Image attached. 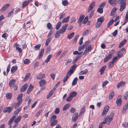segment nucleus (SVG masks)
I'll list each match as a JSON object with an SVG mask.
<instances>
[{
  "label": "nucleus",
  "instance_id": "obj_34",
  "mask_svg": "<svg viewBox=\"0 0 128 128\" xmlns=\"http://www.w3.org/2000/svg\"><path fill=\"white\" fill-rule=\"evenodd\" d=\"M62 24V22H59L57 24L56 27V28L57 30L59 29L61 26Z\"/></svg>",
  "mask_w": 128,
  "mask_h": 128
},
{
  "label": "nucleus",
  "instance_id": "obj_40",
  "mask_svg": "<svg viewBox=\"0 0 128 128\" xmlns=\"http://www.w3.org/2000/svg\"><path fill=\"white\" fill-rule=\"evenodd\" d=\"M29 3L27 1H26L24 2L23 3V5L22 6V8H24Z\"/></svg>",
  "mask_w": 128,
  "mask_h": 128
},
{
  "label": "nucleus",
  "instance_id": "obj_35",
  "mask_svg": "<svg viewBox=\"0 0 128 128\" xmlns=\"http://www.w3.org/2000/svg\"><path fill=\"white\" fill-rule=\"evenodd\" d=\"M85 107L84 106H83L82 108V109L80 112L79 114V116H81L82 114L85 112Z\"/></svg>",
  "mask_w": 128,
  "mask_h": 128
},
{
  "label": "nucleus",
  "instance_id": "obj_37",
  "mask_svg": "<svg viewBox=\"0 0 128 128\" xmlns=\"http://www.w3.org/2000/svg\"><path fill=\"white\" fill-rule=\"evenodd\" d=\"M74 32H72L71 34H68L67 36V38L69 39H71L74 36Z\"/></svg>",
  "mask_w": 128,
  "mask_h": 128
},
{
  "label": "nucleus",
  "instance_id": "obj_54",
  "mask_svg": "<svg viewBox=\"0 0 128 128\" xmlns=\"http://www.w3.org/2000/svg\"><path fill=\"white\" fill-rule=\"evenodd\" d=\"M116 103L117 104H121L122 103L121 99L120 98L117 99L116 100Z\"/></svg>",
  "mask_w": 128,
  "mask_h": 128
},
{
  "label": "nucleus",
  "instance_id": "obj_9",
  "mask_svg": "<svg viewBox=\"0 0 128 128\" xmlns=\"http://www.w3.org/2000/svg\"><path fill=\"white\" fill-rule=\"evenodd\" d=\"M10 6V4H5L2 8V9L0 10V11L2 12V11H5Z\"/></svg>",
  "mask_w": 128,
  "mask_h": 128
},
{
  "label": "nucleus",
  "instance_id": "obj_24",
  "mask_svg": "<svg viewBox=\"0 0 128 128\" xmlns=\"http://www.w3.org/2000/svg\"><path fill=\"white\" fill-rule=\"evenodd\" d=\"M45 74H40L38 75L37 77L36 78L40 80L42 79L45 77Z\"/></svg>",
  "mask_w": 128,
  "mask_h": 128
},
{
  "label": "nucleus",
  "instance_id": "obj_56",
  "mask_svg": "<svg viewBox=\"0 0 128 128\" xmlns=\"http://www.w3.org/2000/svg\"><path fill=\"white\" fill-rule=\"evenodd\" d=\"M60 33L59 32H56L55 34V37L56 38H57L59 37L60 36Z\"/></svg>",
  "mask_w": 128,
  "mask_h": 128
},
{
  "label": "nucleus",
  "instance_id": "obj_19",
  "mask_svg": "<svg viewBox=\"0 0 128 128\" xmlns=\"http://www.w3.org/2000/svg\"><path fill=\"white\" fill-rule=\"evenodd\" d=\"M106 65H104L102 67L100 68V74H102L103 73L104 71L106 68Z\"/></svg>",
  "mask_w": 128,
  "mask_h": 128
},
{
  "label": "nucleus",
  "instance_id": "obj_1",
  "mask_svg": "<svg viewBox=\"0 0 128 128\" xmlns=\"http://www.w3.org/2000/svg\"><path fill=\"white\" fill-rule=\"evenodd\" d=\"M114 115V113L112 112L110 114L109 117L108 116H107L104 119L103 122L100 124L99 126V128H102L103 124H106L107 122L108 123V124H109L112 120Z\"/></svg>",
  "mask_w": 128,
  "mask_h": 128
},
{
  "label": "nucleus",
  "instance_id": "obj_14",
  "mask_svg": "<svg viewBox=\"0 0 128 128\" xmlns=\"http://www.w3.org/2000/svg\"><path fill=\"white\" fill-rule=\"evenodd\" d=\"M40 84V87H42L46 83V81L45 80H40L39 82Z\"/></svg>",
  "mask_w": 128,
  "mask_h": 128
},
{
  "label": "nucleus",
  "instance_id": "obj_43",
  "mask_svg": "<svg viewBox=\"0 0 128 128\" xmlns=\"http://www.w3.org/2000/svg\"><path fill=\"white\" fill-rule=\"evenodd\" d=\"M114 22L113 19H112L111 20L108 22V24L107 25V27H109L110 26H111L112 24Z\"/></svg>",
  "mask_w": 128,
  "mask_h": 128
},
{
  "label": "nucleus",
  "instance_id": "obj_33",
  "mask_svg": "<svg viewBox=\"0 0 128 128\" xmlns=\"http://www.w3.org/2000/svg\"><path fill=\"white\" fill-rule=\"evenodd\" d=\"M78 80V78H75L73 80L72 83V85L74 86L75 85L77 82V81Z\"/></svg>",
  "mask_w": 128,
  "mask_h": 128
},
{
  "label": "nucleus",
  "instance_id": "obj_6",
  "mask_svg": "<svg viewBox=\"0 0 128 128\" xmlns=\"http://www.w3.org/2000/svg\"><path fill=\"white\" fill-rule=\"evenodd\" d=\"M109 109V107L108 105L106 106L104 108L102 114V116L106 115Z\"/></svg>",
  "mask_w": 128,
  "mask_h": 128
},
{
  "label": "nucleus",
  "instance_id": "obj_46",
  "mask_svg": "<svg viewBox=\"0 0 128 128\" xmlns=\"http://www.w3.org/2000/svg\"><path fill=\"white\" fill-rule=\"evenodd\" d=\"M12 94L11 93H8L6 94V98L8 99H10L12 96Z\"/></svg>",
  "mask_w": 128,
  "mask_h": 128
},
{
  "label": "nucleus",
  "instance_id": "obj_30",
  "mask_svg": "<svg viewBox=\"0 0 128 128\" xmlns=\"http://www.w3.org/2000/svg\"><path fill=\"white\" fill-rule=\"evenodd\" d=\"M114 91H112L109 94V99L110 100L112 99L114 95Z\"/></svg>",
  "mask_w": 128,
  "mask_h": 128
},
{
  "label": "nucleus",
  "instance_id": "obj_13",
  "mask_svg": "<svg viewBox=\"0 0 128 128\" xmlns=\"http://www.w3.org/2000/svg\"><path fill=\"white\" fill-rule=\"evenodd\" d=\"M84 15H80V16L79 18L78 19V24H80L84 19Z\"/></svg>",
  "mask_w": 128,
  "mask_h": 128
},
{
  "label": "nucleus",
  "instance_id": "obj_26",
  "mask_svg": "<svg viewBox=\"0 0 128 128\" xmlns=\"http://www.w3.org/2000/svg\"><path fill=\"white\" fill-rule=\"evenodd\" d=\"M16 117V116H14L10 118L8 123V124L9 125H11V124L13 122L14 119H15Z\"/></svg>",
  "mask_w": 128,
  "mask_h": 128
},
{
  "label": "nucleus",
  "instance_id": "obj_38",
  "mask_svg": "<svg viewBox=\"0 0 128 128\" xmlns=\"http://www.w3.org/2000/svg\"><path fill=\"white\" fill-rule=\"evenodd\" d=\"M116 10V8H113L110 13V15L112 16H113Z\"/></svg>",
  "mask_w": 128,
  "mask_h": 128
},
{
  "label": "nucleus",
  "instance_id": "obj_10",
  "mask_svg": "<svg viewBox=\"0 0 128 128\" xmlns=\"http://www.w3.org/2000/svg\"><path fill=\"white\" fill-rule=\"evenodd\" d=\"M78 113H75L72 117V120L73 122L76 121L78 118Z\"/></svg>",
  "mask_w": 128,
  "mask_h": 128
},
{
  "label": "nucleus",
  "instance_id": "obj_12",
  "mask_svg": "<svg viewBox=\"0 0 128 128\" xmlns=\"http://www.w3.org/2000/svg\"><path fill=\"white\" fill-rule=\"evenodd\" d=\"M88 69H86L80 71L79 73L80 75H83L86 74L88 72Z\"/></svg>",
  "mask_w": 128,
  "mask_h": 128
},
{
  "label": "nucleus",
  "instance_id": "obj_8",
  "mask_svg": "<svg viewBox=\"0 0 128 128\" xmlns=\"http://www.w3.org/2000/svg\"><path fill=\"white\" fill-rule=\"evenodd\" d=\"M125 50V49L124 48H122L119 51L118 53V55L119 57H120L122 56Z\"/></svg>",
  "mask_w": 128,
  "mask_h": 128
},
{
  "label": "nucleus",
  "instance_id": "obj_44",
  "mask_svg": "<svg viewBox=\"0 0 128 128\" xmlns=\"http://www.w3.org/2000/svg\"><path fill=\"white\" fill-rule=\"evenodd\" d=\"M30 73L27 74L24 79V81L26 80L30 77Z\"/></svg>",
  "mask_w": 128,
  "mask_h": 128
},
{
  "label": "nucleus",
  "instance_id": "obj_11",
  "mask_svg": "<svg viewBox=\"0 0 128 128\" xmlns=\"http://www.w3.org/2000/svg\"><path fill=\"white\" fill-rule=\"evenodd\" d=\"M12 110V108L10 107H6L4 109V112H8L10 113Z\"/></svg>",
  "mask_w": 128,
  "mask_h": 128
},
{
  "label": "nucleus",
  "instance_id": "obj_64",
  "mask_svg": "<svg viewBox=\"0 0 128 128\" xmlns=\"http://www.w3.org/2000/svg\"><path fill=\"white\" fill-rule=\"evenodd\" d=\"M76 65L74 64L71 68L70 70H71L73 72L74 70L76 68Z\"/></svg>",
  "mask_w": 128,
  "mask_h": 128
},
{
  "label": "nucleus",
  "instance_id": "obj_41",
  "mask_svg": "<svg viewBox=\"0 0 128 128\" xmlns=\"http://www.w3.org/2000/svg\"><path fill=\"white\" fill-rule=\"evenodd\" d=\"M73 72L71 70H70L66 74V76L68 77L70 76L73 73Z\"/></svg>",
  "mask_w": 128,
  "mask_h": 128
},
{
  "label": "nucleus",
  "instance_id": "obj_51",
  "mask_svg": "<svg viewBox=\"0 0 128 128\" xmlns=\"http://www.w3.org/2000/svg\"><path fill=\"white\" fill-rule=\"evenodd\" d=\"M62 3L63 5L65 6H67L68 4V2L67 0L63 1Z\"/></svg>",
  "mask_w": 128,
  "mask_h": 128
},
{
  "label": "nucleus",
  "instance_id": "obj_36",
  "mask_svg": "<svg viewBox=\"0 0 128 128\" xmlns=\"http://www.w3.org/2000/svg\"><path fill=\"white\" fill-rule=\"evenodd\" d=\"M114 63L112 61L110 62L108 64V68H111L114 66Z\"/></svg>",
  "mask_w": 128,
  "mask_h": 128
},
{
  "label": "nucleus",
  "instance_id": "obj_2",
  "mask_svg": "<svg viewBox=\"0 0 128 128\" xmlns=\"http://www.w3.org/2000/svg\"><path fill=\"white\" fill-rule=\"evenodd\" d=\"M104 20L103 17H102L98 18L97 20V22L95 25V26L96 28H98L102 24V22Z\"/></svg>",
  "mask_w": 128,
  "mask_h": 128
},
{
  "label": "nucleus",
  "instance_id": "obj_62",
  "mask_svg": "<svg viewBox=\"0 0 128 128\" xmlns=\"http://www.w3.org/2000/svg\"><path fill=\"white\" fill-rule=\"evenodd\" d=\"M89 33V30H86L83 33V35L85 36L88 34Z\"/></svg>",
  "mask_w": 128,
  "mask_h": 128
},
{
  "label": "nucleus",
  "instance_id": "obj_15",
  "mask_svg": "<svg viewBox=\"0 0 128 128\" xmlns=\"http://www.w3.org/2000/svg\"><path fill=\"white\" fill-rule=\"evenodd\" d=\"M28 87V84H24V85L22 86V87L20 90V91L21 92H23L26 89H27Z\"/></svg>",
  "mask_w": 128,
  "mask_h": 128
},
{
  "label": "nucleus",
  "instance_id": "obj_18",
  "mask_svg": "<svg viewBox=\"0 0 128 128\" xmlns=\"http://www.w3.org/2000/svg\"><path fill=\"white\" fill-rule=\"evenodd\" d=\"M125 84V82L124 81H122L119 82L117 86V87L119 88L120 87L124 86Z\"/></svg>",
  "mask_w": 128,
  "mask_h": 128
},
{
  "label": "nucleus",
  "instance_id": "obj_60",
  "mask_svg": "<svg viewBox=\"0 0 128 128\" xmlns=\"http://www.w3.org/2000/svg\"><path fill=\"white\" fill-rule=\"evenodd\" d=\"M14 11V9H13L8 14V17H9L12 14H13Z\"/></svg>",
  "mask_w": 128,
  "mask_h": 128
},
{
  "label": "nucleus",
  "instance_id": "obj_57",
  "mask_svg": "<svg viewBox=\"0 0 128 128\" xmlns=\"http://www.w3.org/2000/svg\"><path fill=\"white\" fill-rule=\"evenodd\" d=\"M43 110H39L38 112L37 113L36 116L38 117L40 115V114L42 112Z\"/></svg>",
  "mask_w": 128,
  "mask_h": 128
},
{
  "label": "nucleus",
  "instance_id": "obj_52",
  "mask_svg": "<svg viewBox=\"0 0 128 128\" xmlns=\"http://www.w3.org/2000/svg\"><path fill=\"white\" fill-rule=\"evenodd\" d=\"M56 118V116L55 115L52 116L50 119V121H52V120H55Z\"/></svg>",
  "mask_w": 128,
  "mask_h": 128
},
{
  "label": "nucleus",
  "instance_id": "obj_3",
  "mask_svg": "<svg viewBox=\"0 0 128 128\" xmlns=\"http://www.w3.org/2000/svg\"><path fill=\"white\" fill-rule=\"evenodd\" d=\"M126 0H119V2L121 4L120 10L122 11L125 8L126 6Z\"/></svg>",
  "mask_w": 128,
  "mask_h": 128
},
{
  "label": "nucleus",
  "instance_id": "obj_23",
  "mask_svg": "<svg viewBox=\"0 0 128 128\" xmlns=\"http://www.w3.org/2000/svg\"><path fill=\"white\" fill-rule=\"evenodd\" d=\"M77 94L76 92H70V94L69 96L72 98H73Z\"/></svg>",
  "mask_w": 128,
  "mask_h": 128
},
{
  "label": "nucleus",
  "instance_id": "obj_31",
  "mask_svg": "<svg viewBox=\"0 0 128 128\" xmlns=\"http://www.w3.org/2000/svg\"><path fill=\"white\" fill-rule=\"evenodd\" d=\"M52 56V55L50 54L47 57L46 59L45 60L46 62L48 63L50 61V60Z\"/></svg>",
  "mask_w": 128,
  "mask_h": 128
},
{
  "label": "nucleus",
  "instance_id": "obj_59",
  "mask_svg": "<svg viewBox=\"0 0 128 128\" xmlns=\"http://www.w3.org/2000/svg\"><path fill=\"white\" fill-rule=\"evenodd\" d=\"M24 63L25 64H28L30 62V60L29 59H26L24 60Z\"/></svg>",
  "mask_w": 128,
  "mask_h": 128
},
{
  "label": "nucleus",
  "instance_id": "obj_5",
  "mask_svg": "<svg viewBox=\"0 0 128 128\" xmlns=\"http://www.w3.org/2000/svg\"><path fill=\"white\" fill-rule=\"evenodd\" d=\"M95 5V2H91L88 7V12H90L92 10Z\"/></svg>",
  "mask_w": 128,
  "mask_h": 128
},
{
  "label": "nucleus",
  "instance_id": "obj_53",
  "mask_svg": "<svg viewBox=\"0 0 128 128\" xmlns=\"http://www.w3.org/2000/svg\"><path fill=\"white\" fill-rule=\"evenodd\" d=\"M51 49L50 46H48L46 50V53H48V52L49 53L50 52V51Z\"/></svg>",
  "mask_w": 128,
  "mask_h": 128
},
{
  "label": "nucleus",
  "instance_id": "obj_39",
  "mask_svg": "<svg viewBox=\"0 0 128 128\" xmlns=\"http://www.w3.org/2000/svg\"><path fill=\"white\" fill-rule=\"evenodd\" d=\"M17 46V44H16L14 45V46H16V50L20 52V53L22 51V50L21 49V48L18 47Z\"/></svg>",
  "mask_w": 128,
  "mask_h": 128
},
{
  "label": "nucleus",
  "instance_id": "obj_22",
  "mask_svg": "<svg viewBox=\"0 0 128 128\" xmlns=\"http://www.w3.org/2000/svg\"><path fill=\"white\" fill-rule=\"evenodd\" d=\"M17 66H14L12 67L11 70V72L12 73L15 72L17 69Z\"/></svg>",
  "mask_w": 128,
  "mask_h": 128
},
{
  "label": "nucleus",
  "instance_id": "obj_48",
  "mask_svg": "<svg viewBox=\"0 0 128 128\" xmlns=\"http://www.w3.org/2000/svg\"><path fill=\"white\" fill-rule=\"evenodd\" d=\"M97 11L100 13L101 14L103 12V8L100 7L98 9Z\"/></svg>",
  "mask_w": 128,
  "mask_h": 128
},
{
  "label": "nucleus",
  "instance_id": "obj_7",
  "mask_svg": "<svg viewBox=\"0 0 128 128\" xmlns=\"http://www.w3.org/2000/svg\"><path fill=\"white\" fill-rule=\"evenodd\" d=\"M118 0H109L108 3L111 5L115 6L118 2Z\"/></svg>",
  "mask_w": 128,
  "mask_h": 128
},
{
  "label": "nucleus",
  "instance_id": "obj_27",
  "mask_svg": "<svg viewBox=\"0 0 128 128\" xmlns=\"http://www.w3.org/2000/svg\"><path fill=\"white\" fill-rule=\"evenodd\" d=\"M70 18V16H68L66 18H64L62 20V22L63 23L64 22H68V21Z\"/></svg>",
  "mask_w": 128,
  "mask_h": 128
},
{
  "label": "nucleus",
  "instance_id": "obj_50",
  "mask_svg": "<svg viewBox=\"0 0 128 128\" xmlns=\"http://www.w3.org/2000/svg\"><path fill=\"white\" fill-rule=\"evenodd\" d=\"M87 44V43L86 42L85 44L83 45L82 47L80 46H79L78 47V50L79 51H81L82 49H83L84 48V47L85 46H86Z\"/></svg>",
  "mask_w": 128,
  "mask_h": 128
},
{
  "label": "nucleus",
  "instance_id": "obj_63",
  "mask_svg": "<svg viewBox=\"0 0 128 128\" xmlns=\"http://www.w3.org/2000/svg\"><path fill=\"white\" fill-rule=\"evenodd\" d=\"M128 97V92H125V93L124 96V99L126 100L127 99V98Z\"/></svg>",
  "mask_w": 128,
  "mask_h": 128
},
{
  "label": "nucleus",
  "instance_id": "obj_45",
  "mask_svg": "<svg viewBox=\"0 0 128 128\" xmlns=\"http://www.w3.org/2000/svg\"><path fill=\"white\" fill-rule=\"evenodd\" d=\"M41 46V44H38L35 46L34 47V48L35 49V50H36L39 49Z\"/></svg>",
  "mask_w": 128,
  "mask_h": 128
},
{
  "label": "nucleus",
  "instance_id": "obj_47",
  "mask_svg": "<svg viewBox=\"0 0 128 128\" xmlns=\"http://www.w3.org/2000/svg\"><path fill=\"white\" fill-rule=\"evenodd\" d=\"M51 40V38H48L46 40V43L45 44V45L46 46H47L48 45V44H49L50 41Z\"/></svg>",
  "mask_w": 128,
  "mask_h": 128
},
{
  "label": "nucleus",
  "instance_id": "obj_28",
  "mask_svg": "<svg viewBox=\"0 0 128 128\" xmlns=\"http://www.w3.org/2000/svg\"><path fill=\"white\" fill-rule=\"evenodd\" d=\"M22 116H19L18 117L16 118L14 121V122L15 123H18L20 121Z\"/></svg>",
  "mask_w": 128,
  "mask_h": 128
},
{
  "label": "nucleus",
  "instance_id": "obj_25",
  "mask_svg": "<svg viewBox=\"0 0 128 128\" xmlns=\"http://www.w3.org/2000/svg\"><path fill=\"white\" fill-rule=\"evenodd\" d=\"M55 90H53L52 89L50 92L49 94H48L47 96V99L49 98L52 95V94L54 92Z\"/></svg>",
  "mask_w": 128,
  "mask_h": 128
},
{
  "label": "nucleus",
  "instance_id": "obj_42",
  "mask_svg": "<svg viewBox=\"0 0 128 128\" xmlns=\"http://www.w3.org/2000/svg\"><path fill=\"white\" fill-rule=\"evenodd\" d=\"M58 121L57 120H54L51 122L50 125L51 126H53L55 125L56 124H57Z\"/></svg>",
  "mask_w": 128,
  "mask_h": 128
},
{
  "label": "nucleus",
  "instance_id": "obj_61",
  "mask_svg": "<svg viewBox=\"0 0 128 128\" xmlns=\"http://www.w3.org/2000/svg\"><path fill=\"white\" fill-rule=\"evenodd\" d=\"M8 36V34H6V33H5L3 34L2 36V38H5V39H6L7 38V37Z\"/></svg>",
  "mask_w": 128,
  "mask_h": 128
},
{
  "label": "nucleus",
  "instance_id": "obj_58",
  "mask_svg": "<svg viewBox=\"0 0 128 128\" xmlns=\"http://www.w3.org/2000/svg\"><path fill=\"white\" fill-rule=\"evenodd\" d=\"M47 26L48 28L50 30L52 28V25L50 23H48L47 24Z\"/></svg>",
  "mask_w": 128,
  "mask_h": 128
},
{
  "label": "nucleus",
  "instance_id": "obj_29",
  "mask_svg": "<svg viewBox=\"0 0 128 128\" xmlns=\"http://www.w3.org/2000/svg\"><path fill=\"white\" fill-rule=\"evenodd\" d=\"M127 40H123L120 44L118 46L119 48H121L126 42Z\"/></svg>",
  "mask_w": 128,
  "mask_h": 128
},
{
  "label": "nucleus",
  "instance_id": "obj_20",
  "mask_svg": "<svg viewBox=\"0 0 128 128\" xmlns=\"http://www.w3.org/2000/svg\"><path fill=\"white\" fill-rule=\"evenodd\" d=\"M112 54H110L109 55L106 57L104 59V62H107L112 57Z\"/></svg>",
  "mask_w": 128,
  "mask_h": 128
},
{
  "label": "nucleus",
  "instance_id": "obj_16",
  "mask_svg": "<svg viewBox=\"0 0 128 128\" xmlns=\"http://www.w3.org/2000/svg\"><path fill=\"white\" fill-rule=\"evenodd\" d=\"M16 80L14 79H12L10 80V82L9 83V85L10 87H11L14 84Z\"/></svg>",
  "mask_w": 128,
  "mask_h": 128
},
{
  "label": "nucleus",
  "instance_id": "obj_32",
  "mask_svg": "<svg viewBox=\"0 0 128 128\" xmlns=\"http://www.w3.org/2000/svg\"><path fill=\"white\" fill-rule=\"evenodd\" d=\"M44 51V49L43 48L42 49L40 53L39 56V58L40 59L41 58L42 56Z\"/></svg>",
  "mask_w": 128,
  "mask_h": 128
},
{
  "label": "nucleus",
  "instance_id": "obj_4",
  "mask_svg": "<svg viewBox=\"0 0 128 128\" xmlns=\"http://www.w3.org/2000/svg\"><path fill=\"white\" fill-rule=\"evenodd\" d=\"M68 26V24H66L63 26L61 29L59 30L58 31L60 32V34H63L65 31Z\"/></svg>",
  "mask_w": 128,
  "mask_h": 128
},
{
  "label": "nucleus",
  "instance_id": "obj_49",
  "mask_svg": "<svg viewBox=\"0 0 128 128\" xmlns=\"http://www.w3.org/2000/svg\"><path fill=\"white\" fill-rule=\"evenodd\" d=\"M70 106V105L69 104H66L64 106L63 108V110L64 111L66 110L67 109L69 108Z\"/></svg>",
  "mask_w": 128,
  "mask_h": 128
},
{
  "label": "nucleus",
  "instance_id": "obj_21",
  "mask_svg": "<svg viewBox=\"0 0 128 128\" xmlns=\"http://www.w3.org/2000/svg\"><path fill=\"white\" fill-rule=\"evenodd\" d=\"M128 108V104H125L122 110V114H124L126 112V110Z\"/></svg>",
  "mask_w": 128,
  "mask_h": 128
},
{
  "label": "nucleus",
  "instance_id": "obj_17",
  "mask_svg": "<svg viewBox=\"0 0 128 128\" xmlns=\"http://www.w3.org/2000/svg\"><path fill=\"white\" fill-rule=\"evenodd\" d=\"M33 88V86L30 85L29 86L27 91V94H29L32 90Z\"/></svg>",
  "mask_w": 128,
  "mask_h": 128
},
{
  "label": "nucleus",
  "instance_id": "obj_55",
  "mask_svg": "<svg viewBox=\"0 0 128 128\" xmlns=\"http://www.w3.org/2000/svg\"><path fill=\"white\" fill-rule=\"evenodd\" d=\"M88 16H86L85 18L83 21V24H85L87 22L88 20Z\"/></svg>",
  "mask_w": 128,
  "mask_h": 128
}]
</instances>
